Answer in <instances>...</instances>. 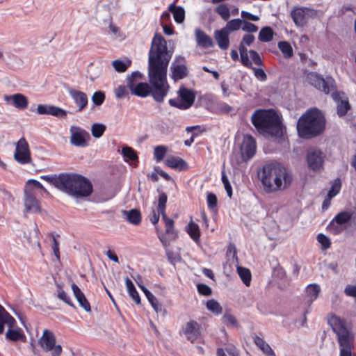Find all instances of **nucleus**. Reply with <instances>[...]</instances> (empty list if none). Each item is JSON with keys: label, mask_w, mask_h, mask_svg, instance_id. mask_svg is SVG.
Masks as SVG:
<instances>
[{"label": "nucleus", "mask_w": 356, "mask_h": 356, "mask_svg": "<svg viewBox=\"0 0 356 356\" xmlns=\"http://www.w3.org/2000/svg\"><path fill=\"white\" fill-rule=\"evenodd\" d=\"M207 308L209 311L215 314H220L222 312V307L220 304L213 299L209 300L206 303Z\"/></svg>", "instance_id": "44"}, {"label": "nucleus", "mask_w": 356, "mask_h": 356, "mask_svg": "<svg viewBox=\"0 0 356 356\" xmlns=\"http://www.w3.org/2000/svg\"><path fill=\"white\" fill-rule=\"evenodd\" d=\"M70 133V143L72 145L78 147H86L89 145L91 140L90 135L83 128L77 126H71Z\"/></svg>", "instance_id": "10"}, {"label": "nucleus", "mask_w": 356, "mask_h": 356, "mask_svg": "<svg viewBox=\"0 0 356 356\" xmlns=\"http://www.w3.org/2000/svg\"><path fill=\"white\" fill-rule=\"evenodd\" d=\"M76 300L79 303V305L83 307L86 312L90 311V305L85 297V295L80 296L76 298Z\"/></svg>", "instance_id": "59"}, {"label": "nucleus", "mask_w": 356, "mask_h": 356, "mask_svg": "<svg viewBox=\"0 0 356 356\" xmlns=\"http://www.w3.org/2000/svg\"><path fill=\"white\" fill-rule=\"evenodd\" d=\"M237 273L243 284L246 286H249L250 285L252 278L250 270L246 268L238 266Z\"/></svg>", "instance_id": "34"}, {"label": "nucleus", "mask_w": 356, "mask_h": 356, "mask_svg": "<svg viewBox=\"0 0 356 356\" xmlns=\"http://www.w3.org/2000/svg\"><path fill=\"white\" fill-rule=\"evenodd\" d=\"M3 99L8 104L13 105L19 109H24L28 106L26 97L20 93L5 95Z\"/></svg>", "instance_id": "19"}, {"label": "nucleus", "mask_w": 356, "mask_h": 356, "mask_svg": "<svg viewBox=\"0 0 356 356\" xmlns=\"http://www.w3.org/2000/svg\"><path fill=\"white\" fill-rule=\"evenodd\" d=\"M243 20L241 19H234L229 21L225 27H223L230 34L232 32L241 29Z\"/></svg>", "instance_id": "40"}, {"label": "nucleus", "mask_w": 356, "mask_h": 356, "mask_svg": "<svg viewBox=\"0 0 356 356\" xmlns=\"http://www.w3.org/2000/svg\"><path fill=\"white\" fill-rule=\"evenodd\" d=\"M217 197L214 193H208L207 196V206L210 209H215L217 207Z\"/></svg>", "instance_id": "49"}, {"label": "nucleus", "mask_w": 356, "mask_h": 356, "mask_svg": "<svg viewBox=\"0 0 356 356\" xmlns=\"http://www.w3.org/2000/svg\"><path fill=\"white\" fill-rule=\"evenodd\" d=\"M61 191L75 198L87 197L92 193V185L81 175L66 173Z\"/></svg>", "instance_id": "5"}, {"label": "nucleus", "mask_w": 356, "mask_h": 356, "mask_svg": "<svg viewBox=\"0 0 356 356\" xmlns=\"http://www.w3.org/2000/svg\"><path fill=\"white\" fill-rule=\"evenodd\" d=\"M317 241L321 244L323 248L327 249L330 245V241L328 237L323 234H318Z\"/></svg>", "instance_id": "55"}, {"label": "nucleus", "mask_w": 356, "mask_h": 356, "mask_svg": "<svg viewBox=\"0 0 356 356\" xmlns=\"http://www.w3.org/2000/svg\"><path fill=\"white\" fill-rule=\"evenodd\" d=\"M256 142L253 137L246 135L243 137L241 145V154L243 161H247L252 158L256 152Z\"/></svg>", "instance_id": "16"}, {"label": "nucleus", "mask_w": 356, "mask_h": 356, "mask_svg": "<svg viewBox=\"0 0 356 356\" xmlns=\"http://www.w3.org/2000/svg\"><path fill=\"white\" fill-rule=\"evenodd\" d=\"M183 332L186 339L193 343L200 335V325L195 321H190L186 324Z\"/></svg>", "instance_id": "17"}, {"label": "nucleus", "mask_w": 356, "mask_h": 356, "mask_svg": "<svg viewBox=\"0 0 356 356\" xmlns=\"http://www.w3.org/2000/svg\"><path fill=\"white\" fill-rule=\"evenodd\" d=\"M321 292V287L317 284H312L307 286L306 289V296L308 301L312 302L317 299Z\"/></svg>", "instance_id": "32"}, {"label": "nucleus", "mask_w": 356, "mask_h": 356, "mask_svg": "<svg viewBox=\"0 0 356 356\" xmlns=\"http://www.w3.org/2000/svg\"><path fill=\"white\" fill-rule=\"evenodd\" d=\"M125 284H126V287H127V292L129 295V296L133 299V300L136 303V304H140V296L138 294V293L137 292L132 281L127 277L125 279Z\"/></svg>", "instance_id": "33"}, {"label": "nucleus", "mask_w": 356, "mask_h": 356, "mask_svg": "<svg viewBox=\"0 0 356 356\" xmlns=\"http://www.w3.org/2000/svg\"><path fill=\"white\" fill-rule=\"evenodd\" d=\"M195 36L197 46L202 48L213 47L214 43L212 38L200 29H195Z\"/></svg>", "instance_id": "22"}, {"label": "nucleus", "mask_w": 356, "mask_h": 356, "mask_svg": "<svg viewBox=\"0 0 356 356\" xmlns=\"http://www.w3.org/2000/svg\"><path fill=\"white\" fill-rule=\"evenodd\" d=\"M171 78L175 80H180L188 75V67L183 57L177 58L171 64Z\"/></svg>", "instance_id": "15"}, {"label": "nucleus", "mask_w": 356, "mask_h": 356, "mask_svg": "<svg viewBox=\"0 0 356 356\" xmlns=\"http://www.w3.org/2000/svg\"><path fill=\"white\" fill-rule=\"evenodd\" d=\"M325 128V118L319 110L307 111L297 122V131L302 138H311L321 134Z\"/></svg>", "instance_id": "4"}, {"label": "nucleus", "mask_w": 356, "mask_h": 356, "mask_svg": "<svg viewBox=\"0 0 356 356\" xmlns=\"http://www.w3.org/2000/svg\"><path fill=\"white\" fill-rule=\"evenodd\" d=\"M24 204L26 213H37L40 211V205L35 195L24 192Z\"/></svg>", "instance_id": "18"}, {"label": "nucleus", "mask_w": 356, "mask_h": 356, "mask_svg": "<svg viewBox=\"0 0 356 356\" xmlns=\"http://www.w3.org/2000/svg\"><path fill=\"white\" fill-rule=\"evenodd\" d=\"M68 92L72 99L79 107V111H81L86 108L88 104V97L83 92L73 88H70L68 90Z\"/></svg>", "instance_id": "21"}, {"label": "nucleus", "mask_w": 356, "mask_h": 356, "mask_svg": "<svg viewBox=\"0 0 356 356\" xmlns=\"http://www.w3.org/2000/svg\"><path fill=\"white\" fill-rule=\"evenodd\" d=\"M278 48L286 58H291L293 54V49L291 44L286 41L280 42L278 43Z\"/></svg>", "instance_id": "41"}, {"label": "nucleus", "mask_w": 356, "mask_h": 356, "mask_svg": "<svg viewBox=\"0 0 356 356\" xmlns=\"http://www.w3.org/2000/svg\"><path fill=\"white\" fill-rule=\"evenodd\" d=\"M333 99L338 102L337 104V114L339 116L345 115L348 111L350 108V106L348 100H341L340 94L339 92H333L332 94Z\"/></svg>", "instance_id": "26"}, {"label": "nucleus", "mask_w": 356, "mask_h": 356, "mask_svg": "<svg viewBox=\"0 0 356 356\" xmlns=\"http://www.w3.org/2000/svg\"><path fill=\"white\" fill-rule=\"evenodd\" d=\"M328 323L338 337L339 344L353 341L354 336L345 321L336 315H332L328 319Z\"/></svg>", "instance_id": "6"}, {"label": "nucleus", "mask_w": 356, "mask_h": 356, "mask_svg": "<svg viewBox=\"0 0 356 356\" xmlns=\"http://www.w3.org/2000/svg\"><path fill=\"white\" fill-rule=\"evenodd\" d=\"M5 337L6 339L12 341H25L26 339L23 330L20 327H17L16 323L13 326L8 327Z\"/></svg>", "instance_id": "24"}, {"label": "nucleus", "mask_w": 356, "mask_h": 356, "mask_svg": "<svg viewBox=\"0 0 356 356\" xmlns=\"http://www.w3.org/2000/svg\"><path fill=\"white\" fill-rule=\"evenodd\" d=\"M263 188L266 193H275L288 188L292 182V176L280 164H267L259 173Z\"/></svg>", "instance_id": "2"}, {"label": "nucleus", "mask_w": 356, "mask_h": 356, "mask_svg": "<svg viewBox=\"0 0 356 356\" xmlns=\"http://www.w3.org/2000/svg\"><path fill=\"white\" fill-rule=\"evenodd\" d=\"M254 36L252 34H245L243 35L241 43L245 46H250L254 41Z\"/></svg>", "instance_id": "63"}, {"label": "nucleus", "mask_w": 356, "mask_h": 356, "mask_svg": "<svg viewBox=\"0 0 356 356\" xmlns=\"http://www.w3.org/2000/svg\"><path fill=\"white\" fill-rule=\"evenodd\" d=\"M106 127L103 124L95 123L91 127V133L93 137L100 138L104 133Z\"/></svg>", "instance_id": "43"}, {"label": "nucleus", "mask_w": 356, "mask_h": 356, "mask_svg": "<svg viewBox=\"0 0 356 356\" xmlns=\"http://www.w3.org/2000/svg\"><path fill=\"white\" fill-rule=\"evenodd\" d=\"M216 13L225 21H227L230 17L229 9L224 4H221L217 7Z\"/></svg>", "instance_id": "48"}, {"label": "nucleus", "mask_w": 356, "mask_h": 356, "mask_svg": "<svg viewBox=\"0 0 356 356\" xmlns=\"http://www.w3.org/2000/svg\"><path fill=\"white\" fill-rule=\"evenodd\" d=\"M273 31L270 26H265L260 30L258 38L261 42H268L273 40Z\"/></svg>", "instance_id": "36"}, {"label": "nucleus", "mask_w": 356, "mask_h": 356, "mask_svg": "<svg viewBox=\"0 0 356 356\" xmlns=\"http://www.w3.org/2000/svg\"><path fill=\"white\" fill-rule=\"evenodd\" d=\"M325 156L323 153L318 149H310L307 155V163L312 170L319 171L323 168Z\"/></svg>", "instance_id": "14"}, {"label": "nucleus", "mask_w": 356, "mask_h": 356, "mask_svg": "<svg viewBox=\"0 0 356 356\" xmlns=\"http://www.w3.org/2000/svg\"><path fill=\"white\" fill-rule=\"evenodd\" d=\"M14 157L21 164H27L31 161L29 145L24 138L17 143Z\"/></svg>", "instance_id": "13"}, {"label": "nucleus", "mask_w": 356, "mask_h": 356, "mask_svg": "<svg viewBox=\"0 0 356 356\" xmlns=\"http://www.w3.org/2000/svg\"><path fill=\"white\" fill-rule=\"evenodd\" d=\"M352 342L353 341H347L343 342L342 343H339V356H356L352 353Z\"/></svg>", "instance_id": "42"}, {"label": "nucleus", "mask_w": 356, "mask_h": 356, "mask_svg": "<svg viewBox=\"0 0 356 356\" xmlns=\"http://www.w3.org/2000/svg\"><path fill=\"white\" fill-rule=\"evenodd\" d=\"M186 232L191 237V238H193L196 243L199 241L200 230L197 224L194 223L193 221H191L186 227Z\"/></svg>", "instance_id": "39"}, {"label": "nucleus", "mask_w": 356, "mask_h": 356, "mask_svg": "<svg viewBox=\"0 0 356 356\" xmlns=\"http://www.w3.org/2000/svg\"><path fill=\"white\" fill-rule=\"evenodd\" d=\"M254 342L257 346L265 354L266 356H276L275 352L271 348L270 345L267 343L263 338L255 336L254 337Z\"/></svg>", "instance_id": "28"}, {"label": "nucleus", "mask_w": 356, "mask_h": 356, "mask_svg": "<svg viewBox=\"0 0 356 356\" xmlns=\"http://www.w3.org/2000/svg\"><path fill=\"white\" fill-rule=\"evenodd\" d=\"M41 190L46 192V189L44 188L42 184L37 180L29 179L26 183L24 187V192L30 193L36 195L37 191Z\"/></svg>", "instance_id": "31"}, {"label": "nucleus", "mask_w": 356, "mask_h": 356, "mask_svg": "<svg viewBox=\"0 0 356 356\" xmlns=\"http://www.w3.org/2000/svg\"><path fill=\"white\" fill-rule=\"evenodd\" d=\"M127 94V90L125 86L120 85L115 90V95L117 99H122Z\"/></svg>", "instance_id": "56"}, {"label": "nucleus", "mask_w": 356, "mask_h": 356, "mask_svg": "<svg viewBox=\"0 0 356 356\" xmlns=\"http://www.w3.org/2000/svg\"><path fill=\"white\" fill-rule=\"evenodd\" d=\"M217 109L219 112L224 113H228L232 111V106L222 102H218L217 104Z\"/></svg>", "instance_id": "58"}, {"label": "nucleus", "mask_w": 356, "mask_h": 356, "mask_svg": "<svg viewBox=\"0 0 356 356\" xmlns=\"http://www.w3.org/2000/svg\"><path fill=\"white\" fill-rule=\"evenodd\" d=\"M162 219L165 222V234L170 235L172 239H175L177 236V234L174 229V221L172 219L168 218L166 214H163V216H162Z\"/></svg>", "instance_id": "35"}, {"label": "nucleus", "mask_w": 356, "mask_h": 356, "mask_svg": "<svg viewBox=\"0 0 356 356\" xmlns=\"http://www.w3.org/2000/svg\"><path fill=\"white\" fill-rule=\"evenodd\" d=\"M249 54L251 59L256 65H261L262 64L261 58L257 51L250 50L249 51Z\"/></svg>", "instance_id": "64"}, {"label": "nucleus", "mask_w": 356, "mask_h": 356, "mask_svg": "<svg viewBox=\"0 0 356 356\" xmlns=\"http://www.w3.org/2000/svg\"><path fill=\"white\" fill-rule=\"evenodd\" d=\"M131 60L129 59L115 60L112 62L113 68L118 72H124L131 65Z\"/></svg>", "instance_id": "38"}, {"label": "nucleus", "mask_w": 356, "mask_h": 356, "mask_svg": "<svg viewBox=\"0 0 356 356\" xmlns=\"http://www.w3.org/2000/svg\"><path fill=\"white\" fill-rule=\"evenodd\" d=\"M341 188V183L339 179H336L333 181L330 189L327 193V195L329 198H333L335 197L340 191Z\"/></svg>", "instance_id": "46"}, {"label": "nucleus", "mask_w": 356, "mask_h": 356, "mask_svg": "<svg viewBox=\"0 0 356 356\" xmlns=\"http://www.w3.org/2000/svg\"><path fill=\"white\" fill-rule=\"evenodd\" d=\"M167 202V196L165 193H162L159 195V203H158V210L159 212L161 213V216L165 214V204Z\"/></svg>", "instance_id": "50"}, {"label": "nucleus", "mask_w": 356, "mask_h": 356, "mask_svg": "<svg viewBox=\"0 0 356 356\" xmlns=\"http://www.w3.org/2000/svg\"><path fill=\"white\" fill-rule=\"evenodd\" d=\"M307 81L316 89L328 94L332 90V81H325L316 72H310L307 75Z\"/></svg>", "instance_id": "12"}, {"label": "nucleus", "mask_w": 356, "mask_h": 356, "mask_svg": "<svg viewBox=\"0 0 356 356\" xmlns=\"http://www.w3.org/2000/svg\"><path fill=\"white\" fill-rule=\"evenodd\" d=\"M353 216V213L343 211L337 213L327 226V230L332 234L337 235L341 233L347 228Z\"/></svg>", "instance_id": "8"}, {"label": "nucleus", "mask_w": 356, "mask_h": 356, "mask_svg": "<svg viewBox=\"0 0 356 356\" xmlns=\"http://www.w3.org/2000/svg\"><path fill=\"white\" fill-rule=\"evenodd\" d=\"M222 182L224 185L225 189L227 193V195L231 197L232 195V186L229 181V179L225 173V172H222Z\"/></svg>", "instance_id": "52"}, {"label": "nucleus", "mask_w": 356, "mask_h": 356, "mask_svg": "<svg viewBox=\"0 0 356 356\" xmlns=\"http://www.w3.org/2000/svg\"><path fill=\"white\" fill-rule=\"evenodd\" d=\"M52 241H53V244L51 245L52 250H53L54 254L55 257H56V259L58 260H59L60 259L59 244L56 239V236L52 235Z\"/></svg>", "instance_id": "57"}, {"label": "nucleus", "mask_w": 356, "mask_h": 356, "mask_svg": "<svg viewBox=\"0 0 356 356\" xmlns=\"http://www.w3.org/2000/svg\"><path fill=\"white\" fill-rule=\"evenodd\" d=\"M105 99L104 94L101 91L95 92L92 97V101L94 103V104L97 106H99L102 104Z\"/></svg>", "instance_id": "53"}, {"label": "nucleus", "mask_w": 356, "mask_h": 356, "mask_svg": "<svg viewBox=\"0 0 356 356\" xmlns=\"http://www.w3.org/2000/svg\"><path fill=\"white\" fill-rule=\"evenodd\" d=\"M229 33L224 28L214 31V38L220 49L226 50L229 47Z\"/></svg>", "instance_id": "23"}, {"label": "nucleus", "mask_w": 356, "mask_h": 356, "mask_svg": "<svg viewBox=\"0 0 356 356\" xmlns=\"http://www.w3.org/2000/svg\"><path fill=\"white\" fill-rule=\"evenodd\" d=\"M175 0L173 3L168 6V10L172 13L175 21L178 23H182L185 19V10L181 6H177L175 5Z\"/></svg>", "instance_id": "27"}, {"label": "nucleus", "mask_w": 356, "mask_h": 356, "mask_svg": "<svg viewBox=\"0 0 356 356\" xmlns=\"http://www.w3.org/2000/svg\"><path fill=\"white\" fill-rule=\"evenodd\" d=\"M57 296L60 300L68 305L73 306L70 297L60 287L58 289Z\"/></svg>", "instance_id": "51"}, {"label": "nucleus", "mask_w": 356, "mask_h": 356, "mask_svg": "<svg viewBox=\"0 0 356 356\" xmlns=\"http://www.w3.org/2000/svg\"><path fill=\"white\" fill-rule=\"evenodd\" d=\"M251 120L257 130L264 136L275 139L282 136L281 120L274 111L256 110Z\"/></svg>", "instance_id": "3"}, {"label": "nucleus", "mask_w": 356, "mask_h": 356, "mask_svg": "<svg viewBox=\"0 0 356 356\" xmlns=\"http://www.w3.org/2000/svg\"><path fill=\"white\" fill-rule=\"evenodd\" d=\"M198 292L204 296H209L211 293V289L209 286L204 284H199L197 286Z\"/></svg>", "instance_id": "60"}, {"label": "nucleus", "mask_w": 356, "mask_h": 356, "mask_svg": "<svg viewBox=\"0 0 356 356\" xmlns=\"http://www.w3.org/2000/svg\"><path fill=\"white\" fill-rule=\"evenodd\" d=\"M39 343L44 350L51 351L52 356H60L62 347L60 345H56V338L52 332L44 330L39 339Z\"/></svg>", "instance_id": "9"}, {"label": "nucleus", "mask_w": 356, "mask_h": 356, "mask_svg": "<svg viewBox=\"0 0 356 356\" xmlns=\"http://www.w3.org/2000/svg\"><path fill=\"white\" fill-rule=\"evenodd\" d=\"M37 113L40 115L47 114L56 117H65L66 115V111L51 105L39 104L37 107Z\"/></svg>", "instance_id": "20"}, {"label": "nucleus", "mask_w": 356, "mask_h": 356, "mask_svg": "<svg viewBox=\"0 0 356 356\" xmlns=\"http://www.w3.org/2000/svg\"><path fill=\"white\" fill-rule=\"evenodd\" d=\"M122 153L124 157L125 161L128 159L130 161H136L138 159L136 152L130 147H124L122 149Z\"/></svg>", "instance_id": "45"}, {"label": "nucleus", "mask_w": 356, "mask_h": 356, "mask_svg": "<svg viewBox=\"0 0 356 356\" xmlns=\"http://www.w3.org/2000/svg\"><path fill=\"white\" fill-rule=\"evenodd\" d=\"M134 280H136L138 286L143 291V293H145L146 298H147V300L149 302L156 298L155 296L146 287H145L144 286H143L140 283H138V280L136 278H134Z\"/></svg>", "instance_id": "61"}, {"label": "nucleus", "mask_w": 356, "mask_h": 356, "mask_svg": "<svg viewBox=\"0 0 356 356\" xmlns=\"http://www.w3.org/2000/svg\"><path fill=\"white\" fill-rule=\"evenodd\" d=\"M164 163L168 167L178 170H184L187 168V163L182 159L177 156H168L164 161Z\"/></svg>", "instance_id": "25"}, {"label": "nucleus", "mask_w": 356, "mask_h": 356, "mask_svg": "<svg viewBox=\"0 0 356 356\" xmlns=\"http://www.w3.org/2000/svg\"><path fill=\"white\" fill-rule=\"evenodd\" d=\"M65 174H60L58 176L56 175H42L40 179L47 181V182L54 185L60 191L62 190L63 181L65 179Z\"/></svg>", "instance_id": "30"}, {"label": "nucleus", "mask_w": 356, "mask_h": 356, "mask_svg": "<svg viewBox=\"0 0 356 356\" xmlns=\"http://www.w3.org/2000/svg\"><path fill=\"white\" fill-rule=\"evenodd\" d=\"M0 321H3L8 327L17 323L15 319L0 305Z\"/></svg>", "instance_id": "37"}, {"label": "nucleus", "mask_w": 356, "mask_h": 356, "mask_svg": "<svg viewBox=\"0 0 356 356\" xmlns=\"http://www.w3.org/2000/svg\"><path fill=\"white\" fill-rule=\"evenodd\" d=\"M241 29L248 33H255L258 30V27L254 24L243 20Z\"/></svg>", "instance_id": "54"}, {"label": "nucleus", "mask_w": 356, "mask_h": 356, "mask_svg": "<svg viewBox=\"0 0 356 356\" xmlns=\"http://www.w3.org/2000/svg\"><path fill=\"white\" fill-rule=\"evenodd\" d=\"M172 52L168 50L166 41L159 34L152 39L148 58V78L149 83L138 81L143 74L133 72L127 76V86L131 94L146 97L151 95L157 102L161 103L168 95L170 86L167 81L168 66Z\"/></svg>", "instance_id": "1"}, {"label": "nucleus", "mask_w": 356, "mask_h": 356, "mask_svg": "<svg viewBox=\"0 0 356 356\" xmlns=\"http://www.w3.org/2000/svg\"><path fill=\"white\" fill-rule=\"evenodd\" d=\"M316 10L307 7H296L292 9L291 16L297 26H304L310 18L316 16Z\"/></svg>", "instance_id": "11"}, {"label": "nucleus", "mask_w": 356, "mask_h": 356, "mask_svg": "<svg viewBox=\"0 0 356 356\" xmlns=\"http://www.w3.org/2000/svg\"><path fill=\"white\" fill-rule=\"evenodd\" d=\"M346 296L356 298V285L348 284L344 289Z\"/></svg>", "instance_id": "62"}, {"label": "nucleus", "mask_w": 356, "mask_h": 356, "mask_svg": "<svg viewBox=\"0 0 356 356\" xmlns=\"http://www.w3.org/2000/svg\"><path fill=\"white\" fill-rule=\"evenodd\" d=\"M122 213L126 220L133 225H138L141 222V215L137 209L122 211Z\"/></svg>", "instance_id": "29"}, {"label": "nucleus", "mask_w": 356, "mask_h": 356, "mask_svg": "<svg viewBox=\"0 0 356 356\" xmlns=\"http://www.w3.org/2000/svg\"><path fill=\"white\" fill-rule=\"evenodd\" d=\"M177 93L176 98L169 100V104L171 106L181 110H186L192 106L195 99V93L193 90L181 86Z\"/></svg>", "instance_id": "7"}, {"label": "nucleus", "mask_w": 356, "mask_h": 356, "mask_svg": "<svg viewBox=\"0 0 356 356\" xmlns=\"http://www.w3.org/2000/svg\"><path fill=\"white\" fill-rule=\"evenodd\" d=\"M167 152V148L165 146L159 145L155 147L154 150V156L156 162L162 161Z\"/></svg>", "instance_id": "47"}]
</instances>
